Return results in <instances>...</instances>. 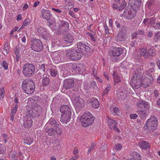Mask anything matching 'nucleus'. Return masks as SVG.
I'll list each match as a JSON object with an SVG mask.
<instances>
[{"label": "nucleus", "mask_w": 160, "mask_h": 160, "mask_svg": "<svg viewBox=\"0 0 160 160\" xmlns=\"http://www.w3.org/2000/svg\"><path fill=\"white\" fill-rule=\"evenodd\" d=\"M77 46L78 49L73 47L65 51L66 57L71 61L80 59L83 56L85 52L90 51V47L81 42H78Z\"/></svg>", "instance_id": "obj_1"}, {"label": "nucleus", "mask_w": 160, "mask_h": 160, "mask_svg": "<svg viewBox=\"0 0 160 160\" xmlns=\"http://www.w3.org/2000/svg\"><path fill=\"white\" fill-rule=\"evenodd\" d=\"M158 121L154 116H151L146 121L143 129L148 132H151L156 130L158 125Z\"/></svg>", "instance_id": "obj_2"}, {"label": "nucleus", "mask_w": 160, "mask_h": 160, "mask_svg": "<svg viewBox=\"0 0 160 160\" xmlns=\"http://www.w3.org/2000/svg\"><path fill=\"white\" fill-rule=\"evenodd\" d=\"M22 87L24 92L28 94L32 93L35 89V84L33 80L29 78H27L23 81Z\"/></svg>", "instance_id": "obj_3"}, {"label": "nucleus", "mask_w": 160, "mask_h": 160, "mask_svg": "<svg viewBox=\"0 0 160 160\" xmlns=\"http://www.w3.org/2000/svg\"><path fill=\"white\" fill-rule=\"evenodd\" d=\"M94 117L89 112L84 113L80 117V121L83 127H87L94 122Z\"/></svg>", "instance_id": "obj_4"}, {"label": "nucleus", "mask_w": 160, "mask_h": 160, "mask_svg": "<svg viewBox=\"0 0 160 160\" xmlns=\"http://www.w3.org/2000/svg\"><path fill=\"white\" fill-rule=\"evenodd\" d=\"M22 72L24 75L28 77L31 76L35 72V68L32 64H25L22 67Z\"/></svg>", "instance_id": "obj_5"}, {"label": "nucleus", "mask_w": 160, "mask_h": 160, "mask_svg": "<svg viewBox=\"0 0 160 160\" xmlns=\"http://www.w3.org/2000/svg\"><path fill=\"white\" fill-rule=\"evenodd\" d=\"M123 49L122 48H114L112 50L108 52V55L110 57L111 60L116 62L119 58V56L123 53Z\"/></svg>", "instance_id": "obj_6"}, {"label": "nucleus", "mask_w": 160, "mask_h": 160, "mask_svg": "<svg viewBox=\"0 0 160 160\" xmlns=\"http://www.w3.org/2000/svg\"><path fill=\"white\" fill-rule=\"evenodd\" d=\"M31 47L34 51H42L43 49V46L41 41L39 39L34 40L31 42Z\"/></svg>", "instance_id": "obj_7"}, {"label": "nucleus", "mask_w": 160, "mask_h": 160, "mask_svg": "<svg viewBox=\"0 0 160 160\" xmlns=\"http://www.w3.org/2000/svg\"><path fill=\"white\" fill-rule=\"evenodd\" d=\"M72 102L76 109L80 110L84 107V101L79 97L76 96Z\"/></svg>", "instance_id": "obj_8"}, {"label": "nucleus", "mask_w": 160, "mask_h": 160, "mask_svg": "<svg viewBox=\"0 0 160 160\" xmlns=\"http://www.w3.org/2000/svg\"><path fill=\"white\" fill-rule=\"evenodd\" d=\"M128 4L132 7V10L138 11L142 4V0H129Z\"/></svg>", "instance_id": "obj_9"}, {"label": "nucleus", "mask_w": 160, "mask_h": 160, "mask_svg": "<svg viewBox=\"0 0 160 160\" xmlns=\"http://www.w3.org/2000/svg\"><path fill=\"white\" fill-rule=\"evenodd\" d=\"M32 117L31 114H27L23 118V126L25 128H30L32 125Z\"/></svg>", "instance_id": "obj_10"}, {"label": "nucleus", "mask_w": 160, "mask_h": 160, "mask_svg": "<svg viewBox=\"0 0 160 160\" xmlns=\"http://www.w3.org/2000/svg\"><path fill=\"white\" fill-rule=\"evenodd\" d=\"M74 82L72 78L65 79L63 82V87L66 89H72L74 87Z\"/></svg>", "instance_id": "obj_11"}, {"label": "nucleus", "mask_w": 160, "mask_h": 160, "mask_svg": "<svg viewBox=\"0 0 160 160\" xmlns=\"http://www.w3.org/2000/svg\"><path fill=\"white\" fill-rule=\"evenodd\" d=\"M63 39L64 43L69 46L72 44L74 39V36L70 33H68L64 36Z\"/></svg>", "instance_id": "obj_12"}, {"label": "nucleus", "mask_w": 160, "mask_h": 160, "mask_svg": "<svg viewBox=\"0 0 160 160\" xmlns=\"http://www.w3.org/2000/svg\"><path fill=\"white\" fill-rule=\"evenodd\" d=\"M133 10V11L131 10L125 9L122 14L123 16L126 18H129L130 16V18L134 17L138 11Z\"/></svg>", "instance_id": "obj_13"}, {"label": "nucleus", "mask_w": 160, "mask_h": 160, "mask_svg": "<svg viewBox=\"0 0 160 160\" xmlns=\"http://www.w3.org/2000/svg\"><path fill=\"white\" fill-rule=\"evenodd\" d=\"M41 17L44 19L49 20L52 17V14L50 11L47 9H42L41 12Z\"/></svg>", "instance_id": "obj_14"}, {"label": "nucleus", "mask_w": 160, "mask_h": 160, "mask_svg": "<svg viewBox=\"0 0 160 160\" xmlns=\"http://www.w3.org/2000/svg\"><path fill=\"white\" fill-rule=\"evenodd\" d=\"M153 80V78L151 74H147V77L144 81L141 82L142 85H143L144 88H146L149 86V83Z\"/></svg>", "instance_id": "obj_15"}, {"label": "nucleus", "mask_w": 160, "mask_h": 160, "mask_svg": "<svg viewBox=\"0 0 160 160\" xmlns=\"http://www.w3.org/2000/svg\"><path fill=\"white\" fill-rule=\"evenodd\" d=\"M59 122L55 119L51 118L45 125L52 127L55 128L56 127L60 126Z\"/></svg>", "instance_id": "obj_16"}, {"label": "nucleus", "mask_w": 160, "mask_h": 160, "mask_svg": "<svg viewBox=\"0 0 160 160\" xmlns=\"http://www.w3.org/2000/svg\"><path fill=\"white\" fill-rule=\"evenodd\" d=\"M60 110L62 114L71 115V111L70 107L67 105H63L62 106Z\"/></svg>", "instance_id": "obj_17"}, {"label": "nucleus", "mask_w": 160, "mask_h": 160, "mask_svg": "<svg viewBox=\"0 0 160 160\" xmlns=\"http://www.w3.org/2000/svg\"><path fill=\"white\" fill-rule=\"evenodd\" d=\"M45 132L47 133V135L51 136H55V130L54 128L45 125L44 128Z\"/></svg>", "instance_id": "obj_18"}, {"label": "nucleus", "mask_w": 160, "mask_h": 160, "mask_svg": "<svg viewBox=\"0 0 160 160\" xmlns=\"http://www.w3.org/2000/svg\"><path fill=\"white\" fill-rule=\"evenodd\" d=\"M71 116V115L61 114L60 121L63 124H67L70 121Z\"/></svg>", "instance_id": "obj_19"}, {"label": "nucleus", "mask_w": 160, "mask_h": 160, "mask_svg": "<svg viewBox=\"0 0 160 160\" xmlns=\"http://www.w3.org/2000/svg\"><path fill=\"white\" fill-rule=\"evenodd\" d=\"M68 67L67 65H63L61 68V73L63 77H65L70 75V71H68Z\"/></svg>", "instance_id": "obj_20"}, {"label": "nucleus", "mask_w": 160, "mask_h": 160, "mask_svg": "<svg viewBox=\"0 0 160 160\" xmlns=\"http://www.w3.org/2000/svg\"><path fill=\"white\" fill-rule=\"evenodd\" d=\"M108 124L109 128L112 129H115L117 125V123L115 120L109 118L108 117Z\"/></svg>", "instance_id": "obj_21"}, {"label": "nucleus", "mask_w": 160, "mask_h": 160, "mask_svg": "<svg viewBox=\"0 0 160 160\" xmlns=\"http://www.w3.org/2000/svg\"><path fill=\"white\" fill-rule=\"evenodd\" d=\"M127 94L126 91L123 89L120 92H118L117 96L119 99H124L127 97Z\"/></svg>", "instance_id": "obj_22"}, {"label": "nucleus", "mask_w": 160, "mask_h": 160, "mask_svg": "<svg viewBox=\"0 0 160 160\" xmlns=\"http://www.w3.org/2000/svg\"><path fill=\"white\" fill-rule=\"evenodd\" d=\"M49 77V76L45 75H43V78L42 80V86L46 87L48 85L50 82Z\"/></svg>", "instance_id": "obj_23"}, {"label": "nucleus", "mask_w": 160, "mask_h": 160, "mask_svg": "<svg viewBox=\"0 0 160 160\" xmlns=\"http://www.w3.org/2000/svg\"><path fill=\"white\" fill-rule=\"evenodd\" d=\"M90 102L92 106L95 108H98L99 106V102L98 99L95 98H93L90 100Z\"/></svg>", "instance_id": "obj_24"}, {"label": "nucleus", "mask_w": 160, "mask_h": 160, "mask_svg": "<svg viewBox=\"0 0 160 160\" xmlns=\"http://www.w3.org/2000/svg\"><path fill=\"white\" fill-rule=\"evenodd\" d=\"M18 107V105L15 104L14 107L11 110L10 117L12 121H14V116L17 111Z\"/></svg>", "instance_id": "obj_25"}, {"label": "nucleus", "mask_w": 160, "mask_h": 160, "mask_svg": "<svg viewBox=\"0 0 160 160\" xmlns=\"http://www.w3.org/2000/svg\"><path fill=\"white\" fill-rule=\"evenodd\" d=\"M113 76V78L114 81V84L116 85L119 84L121 82V78L120 77L116 72H114Z\"/></svg>", "instance_id": "obj_26"}, {"label": "nucleus", "mask_w": 160, "mask_h": 160, "mask_svg": "<svg viewBox=\"0 0 160 160\" xmlns=\"http://www.w3.org/2000/svg\"><path fill=\"white\" fill-rule=\"evenodd\" d=\"M148 104V103L146 101L139 100L137 104V106L138 108H146Z\"/></svg>", "instance_id": "obj_27"}, {"label": "nucleus", "mask_w": 160, "mask_h": 160, "mask_svg": "<svg viewBox=\"0 0 160 160\" xmlns=\"http://www.w3.org/2000/svg\"><path fill=\"white\" fill-rule=\"evenodd\" d=\"M139 146L142 148L146 149L149 148V144L147 142L142 141L138 142Z\"/></svg>", "instance_id": "obj_28"}, {"label": "nucleus", "mask_w": 160, "mask_h": 160, "mask_svg": "<svg viewBox=\"0 0 160 160\" xmlns=\"http://www.w3.org/2000/svg\"><path fill=\"white\" fill-rule=\"evenodd\" d=\"M20 48L19 46H17L14 49V53L16 56L17 61H18L19 58L21 57V52H20Z\"/></svg>", "instance_id": "obj_29"}, {"label": "nucleus", "mask_w": 160, "mask_h": 160, "mask_svg": "<svg viewBox=\"0 0 160 160\" xmlns=\"http://www.w3.org/2000/svg\"><path fill=\"white\" fill-rule=\"evenodd\" d=\"M136 112L142 118L145 117L148 115V112L145 110H138Z\"/></svg>", "instance_id": "obj_30"}, {"label": "nucleus", "mask_w": 160, "mask_h": 160, "mask_svg": "<svg viewBox=\"0 0 160 160\" xmlns=\"http://www.w3.org/2000/svg\"><path fill=\"white\" fill-rule=\"evenodd\" d=\"M120 4V5L118 7V10L121 11L125 8L127 3L125 0H122Z\"/></svg>", "instance_id": "obj_31"}, {"label": "nucleus", "mask_w": 160, "mask_h": 160, "mask_svg": "<svg viewBox=\"0 0 160 160\" xmlns=\"http://www.w3.org/2000/svg\"><path fill=\"white\" fill-rule=\"evenodd\" d=\"M127 38V36L125 35H124L122 34H118L116 38L117 41H124Z\"/></svg>", "instance_id": "obj_32"}, {"label": "nucleus", "mask_w": 160, "mask_h": 160, "mask_svg": "<svg viewBox=\"0 0 160 160\" xmlns=\"http://www.w3.org/2000/svg\"><path fill=\"white\" fill-rule=\"evenodd\" d=\"M48 68V65L43 64H41L40 66L41 70H42L45 72H46L47 74L48 73V72L49 70Z\"/></svg>", "instance_id": "obj_33"}, {"label": "nucleus", "mask_w": 160, "mask_h": 160, "mask_svg": "<svg viewBox=\"0 0 160 160\" xmlns=\"http://www.w3.org/2000/svg\"><path fill=\"white\" fill-rule=\"evenodd\" d=\"M37 32L41 36L42 35L46 33L47 31L46 29L41 27L37 29Z\"/></svg>", "instance_id": "obj_34"}, {"label": "nucleus", "mask_w": 160, "mask_h": 160, "mask_svg": "<svg viewBox=\"0 0 160 160\" xmlns=\"http://www.w3.org/2000/svg\"><path fill=\"white\" fill-rule=\"evenodd\" d=\"M49 72H50V75L52 77H56L58 73L57 70L53 68L50 69L48 72V73Z\"/></svg>", "instance_id": "obj_35"}, {"label": "nucleus", "mask_w": 160, "mask_h": 160, "mask_svg": "<svg viewBox=\"0 0 160 160\" xmlns=\"http://www.w3.org/2000/svg\"><path fill=\"white\" fill-rule=\"evenodd\" d=\"M141 77L142 73L141 72L137 73V72H136L133 75V79L134 80H137L141 78Z\"/></svg>", "instance_id": "obj_36"}, {"label": "nucleus", "mask_w": 160, "mask_h": 160, "mask_svg": "<svg viewBox=\"0 0 160 160\" xmlns=\"http://www.w3.org/2000/svg\"><path fill=\"white\" fill-rule=\"evenodd\" d=\"M147 49L146 48H142L141 49L140 52V55L147 57L148 56V53H147Z\"/></svg>", "instance_id": "obj_37"}, {"label": "nucleus", "mask_w": 160, "mask_h": 160, "mask_svg": "<svg viewBox=\"0 0 160 160\" xmlns=\"http://www.w3.org/2000/svg\"><path fill=\"white\" fill-rule=\"evenodd\" d=\"M96 146V144L94 142H92L91 143V145L88 149V151L87 152L88 154H89L92 151L95 149Z\"/></svg>", "instance_id": "obj_38"}, {"label": "nucleus", "mask_w": 160, "mask_h": 160, "mask_svg": "<svg viewBox=\"0 0 160 160\" xmlns=\"http://www.w3.org/2000/svg\"><path fill=\"white\" fill-rule=\"evenodd\" d=\"M55 130V135L57 134L58 135H60L62 133V129L59 126L56 127L54 128Z\"/></svg>", "instance_id": "obj_39"}, {"label": "nucleus", "mask_w": 160, "mask_h": 160, "mask_svg": "<svg viewBox=\"0 0 160 160\" xmlns=\"http://www.w3.org/2000/svg\"><path fill=\"white\" fill-rule=\"evenodd\" d=\"M60 44V42L57 39L54 40L52 41V46L53 47H57Z\"/></svg>", "instance_id": "obj_40"}, {"label": "nucleus", "mask_w": 160, "mask_h": 160, "mask_svg": "<svg viewBox=\"0 0 160 160\" xmlns=\"http://www.w3.org/2000/svg\"><path fill=\"white\" fill-rule=\"evenodd\" d=\"M60 24L62 25V26L65 28L66 29H68L69 27V24L67 22L63 20L61 21Z\"/></svg>", "instance_id": "obj_41"}, {"label": "nucleus", "mask_w": 160, "mask_h": 160, "mask_svg": "<svg viewBox=\"0 0 160 160\" xmlns=\"http://www.w3.org/2000/svg\"><path fill=\"white\" fill-rule=\"evenodd\" d=\"M155 49L154 48H151L148 51V55L150 56H154L155 54Z\"/></svg>", "instance_id": "obj_42"}, {"label": "nucleus", "mask_w": 160, "mask_h": 160, "mask_svg": "<svg viewBox=\"0 0 160 160\" xmlns=\"http://www.w3.org/2000/svg\"><path fill=\"white\" fill-rule=\"evenodd\" d=\"M32 139L29 138L27 139L26 140H24L23 141V143L25 144L30 145L32 142Z\"/></svg>", "instance_id": "obj_43"}, {"label": "nucleus", "mask_w": 160, "mask_h": 160, "mask_svg": "<svg viewBox=\"0 0 160 160\" xmlns=\"http://www.w3.org/2000/svg\"><path fill=\"white\" fill-rule=\"evenodd\" d=\"M155 19L153 18H148V25H151L152 27L155 24Z\"/></svg>", "instance_id": "obj_44"}, {"label": "nucleus", "mask_w": 160, "mask_h": 160, "mask_svg": "<svg viewBox=\"0 0 160 160\" xmlns=\"http://www.w3.org/2000/svg\"><path fill=\"white\" fill-rule=\"evenodd\" d=\"M1 64H2V67H3L5 70H7L8 69V64L6 61H3Z\"/></svg>", "instance_id": "obj_45"}, {"label": "nucleus", "mask_w": 160, "mask_h": 160, "mask_svg": "<svg viewBox=\"0 0 160 160\" xmlns=\"http://www.w3.org/2000/svg\"><path fill=\"white\" fill-rule=\"evenodd\" d=\"M42 38L46 40H48L50 39V36L49 33L47 32L46 33H45L41 36Z\"/></svg>", "instance_id": "obj_46"}, {"label": "nucleus", "mask_w": 160, "mask_h": 160, "mask_svg": "<svg viewBox=\"0 0 160 160\" xmlns=\"http://www.w3.org/2000/svg\"><path fill=\"white\" fill-rule=\"evenodd\" d=\"M84 84V88L85 90L89 91L91 89V86L90 83H85Z\"/></svg>", "instance_id": "obj_47"}, {"label": "nucleus", "mask_w": 160, "mask_h": 160, "mask_svg": "<svg viewBox=\"0 0 160 160\" xmlns=\"http://www.w3.org/2000/svg\"><path fill=\"white\" fill-rule=\"evenodd\" d=\"M5 147L3 145L0 144V154H4L5 152Z\"/></svg>", "instance_id": "obj_48"}, {"label": "nucleus", "mask_w": 160, "mask_h": 160, "mask_svg": "<svg viewBox=\"0 0 160 160\" xmlns=\"http://www.w3.org/2000/svg\"><path fill=\"white\" fill-rule=\"evenodd\" d=\"M30 21V20L29 18H27L26 19L24 20L22 26H25L29 25L30 23L29 22Z\"/></svg>", "instance_id": "obj_49"}, {"label": "nucleus", "mask_w": 160, "mask_h": 160, "mask_svg": "<svg viewBox=\"0 0 160 160\" xmlns=\"http://www.w3.org/2000/svg\"><path fill=\"white\" fill-rule=\"evenodd\" d=\"M153 27L155 29H160V22H156L153 25Z\"/></svg>", "instance_id": "obj_50"}, {"label": "nucleus", "mask_w": 160, "mask_h": 160, "mask_svg": "<svg viewBox=\"0 0 160 160\" xmlns=\"http://www.w3.org/2000/svg\"><path fill=\"white\" fill-rule=\"evenodd\" d=\"M91 86V88H92L97 89V88H98V87L97 86V84L96 82L94 81H92L90 83Z\"/></svg>", "instance_id": "obj_51"}, {"label": "nucleus", "mask_w": 160, "mask_h": 160, "mask_svg": "<svg viewBox=\"0 0 160 160\" xmlns=\"http://www.w3.org/2000/svg\"><path fill=\"white\" fill-rule=\"evenodd\" d=\"M2 136L3 138V141L5 143H6L7 142H8V138L7 134H3L2 135Z\"/></svg>", "instance_id": "obj_52"}, {"label": "nucleus", "mask_w": 160, "mask_h": 160, "mask_svg": "<svg viewBox=\"0 0 160 160\" xmlns=\"http://www.w3.org/2000/svg\"><path fill=\"white\" fill-rule=\"evenodd\" d=\"M136 32L138 35H143L144 34V31L142 29L137 30Z\"/></svg>", "instance_id": "obj_53"}, {"label": "nucleus", "mask_w": 160, "mask_h": 160, "mask_svg": "<svg viewBox=\"0 0 160 160\" xmlns=\"http://www.w3.org/2000/svg\"><path fill=\"white\" fill-rule=\"evenodd\" d=\"M87 34L90 36L91 39L94 42H95L96 41V38L93 36V35L91 34L90 33L88 32H87Z\"/></svg>", "instance_id": "obj_54"}, {"label": "nucleus", "mask_w": 160, "mask_h": 160, "mask_svg": "<svg viewBox=\"0 0 160 160\" xmlns=\"http://www.w3.org/2000/svg\"><path fill=\"white\" fill-rule=\"evenodd\" d=\"M138 117V115L136 114H131L130 116V118L132 119H136Z\"/></svg>", "instance_id": "obj_55"}, {"label": "nucleus", "mask_w": 160, "mask_h": 160, "mask_svg": "<svg viewBox=\"0 0 160 160\" xmlns=\"http://www.w3.org/2000/svg\"><path fill=\"white\" fill-rule=\"evenodd\" d=\"M154 71V69L153 68H150L149 70L146 72V74H151Z\"/></svg>", "instance_id": "obj_56"}, {"label": "nucleus", "mask_w": 160, "mask_h": 160, "mask_svg": "<svg viewBox=\"0 0 160 160\" xmlns=\"http://www.w3.org/2000/svg\"><path fill=\"white\" fill-rule=\"evenodd\" d=\"M4 91L3 89H1L0 90V98H2L4 96Z\"/></svg>", "instance_id": "obj_57"}, {"label": "nucleus", "mask_w": 160, "mask_h": 160, "mask_svg": "<svg viewBox=\"0 0 160 160\" xmlns=\"http://www.w3.org/2000/svg\"><path fill=\"white\" fill-rule=\"evenodd\" d=\"M72 68H73L74 71H76L78 70V67L77 65V64L74 63L72 66Z\"/></svg>", "instance_id": "obj_58"}, {"label": "nucleus", "mask_w": 160, "mask_h": 160, "mask_svg": "<svg viewBox=\"0 0 160 160\" xmlns=\"http://www.w3.org/2000/svg\"><path fill=\"white\" fill-rule=\"evenodd\" d=\"M104 27L105 29V30L106 32V34H109V29H108V27L107 25L106 24H105L104 25Z\"/></svg>", "instance_id": "obj_59"}, {"label": "nucleus", "mask_w": 160, "mask_h": 160, "mask_svg": "<svg viewBox=\"0 0 160 160\" xmlns=\"http://www.w3.org/2000/svg\"><path fill=\"white\" fill-rule=\"evenodd\" d=\"M122 148V145L120 144H118L115 147V148L117 150H120Z\"/></svg>", "instance_id": "obj_60"}, {"label": "nucleus", "mask_w": 160, "mask_h": 160, "mask_svg": "<svg viewBox=\"0 0 160 160\" xmlns=\"http://www.w3.org/2000/svg\"><path fill=\"white\" fill-rule=\"evenodd\" d=\"M103 76L104 77L107 79L108 81L110 80L109 76L107 72H104L103 73Z\"/></svg>", "instance_id": "obj_61"}, {"label": "nucleus", "mask_w": 160, "mask_h": 160, "mask_svg": "<svg viewBox=\"0 0 160 160\" xmlns=\"http://www.w3.org/2000/svg\"><path fill=\"white\" fill-rule=\"evenodd\" d=\"M138 35L136 32L132 33L131 35L132 38V39L136 38L137 37Z\"/></svg>", "instance_id": "obj_62"}, {"label": "nucleus", "mask_w": 160, "mask_h": 160, "mask_svg": "<svg viewBox=\"0 0 160 160\" xmlns=\"http://www.w3.org/2000/svg\"><path fill=\"white\" fill-rule=\"evenodd\" d=\"M2 52L4 55H5L8 54L9 52V49H7L6 48H4L3 49Z\"/></svg>", "instance_id": "obj_63"}, {"label": "nucleus", "mask_w": 160, "mask_h": 160, "mask_svg": "<svg viewBox=\"0 0 160 160\" xmlns=\"http://www.w3.org/2000/svg\"><path fill=\"white\" fill-rule=\"evenodd\" d=\"M11 157L12 160H18V158L13 153L11 154Z\"/></svg>", "instance_id": "obj_64"}]
</instances>
